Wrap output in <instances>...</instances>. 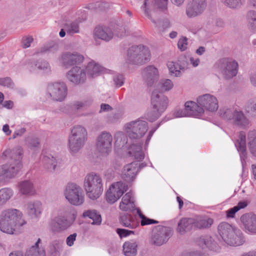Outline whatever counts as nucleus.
Segmentation results:
<instances>
[{"instance_id": "nucleus-1", "label": "nucleus", "mask_w": 256, "mask_h": 256, "mask_svg": "<svg viewBox=\"0 0 256 256\" xmlns=\"http://www.w3.org/2000/svg\"><path fill=\"white\" fill-rule=\"evenodd\" d=\"M22 150L20 148L16 151L6 150L3 152L2 156L5 157L12 156V160L0 166V182L15 178L20 171L22 168Z\"/></svg>"}, {"instance_id": "nucleus-2", "label": "nucleus", "mask_w": 256, "mask_h": 256, "mask_svg": "<svg viewBox=\"0 0 256 256\" xmlns=\"http://www.w3.org/2000/svg\"><path fill=\"white\" fill-rule=\"evenodd\" d=\"M25 224L20 212L16 209H8L2 214L0 230L8 234H14L16 228Z\"/></svg>"}, {"instance_id": "nucleus-3", "label": "nucleus", "mask_w": 256, "mask_h": 256, "mask_svg": "<svg viewBox=\"0 0 256 256\" xmlns=\"http://www.w3.org/2000/svg\"><path fill=\"white\" fill-rule=\"evenodd\" d=\"M84 188L90 199L94 200L98 198L104 190L102 176L95 172L88 174L84 178Z\"/></svg>"}, {"instance_id": "nucleus-4", "label": "nucleus", "mask_w": 256, "mask_h": 256, "mask_svg": "<svg viewBox=\"0 0 256 256\" xmlns=\"http://www.w3.org/2000/svg\"><path fill=\"white\" fill-rule=\"evenodd\" d=\"M168 100L162 93L153 92L151 98L152 109L147 113L146 118L150 122H154L160 116L166 109Z\"/></svg>"}, {"instance_id": "nucleus-5", "label": "nucleus", "mask_w": 256, "mask_h": 256, "mask_svg": "<svg viewBox=\"0 0 256 256\" xmlns=\"http://www.w3.org/2000/svg\"><path fill=\"white\" fill-rule=\"evenodd\" d=\"M150 53L148 48L143 45L134 46L127 51L126 62L134 64H142L150 59Z\"/></svg>"}, {"instance_id": "nucleus-6", "label": "nucleus", "mask_w": 256, "mask_h": 256, "mask_svg": "<svg viewBox=\"0 0 256 256\" xmlns=\"http://www.w3.org/2000/svg\"><path fill=\"white\" fill-rule=\"evenodd\" d=\"M238 64L234 60L224 58L218 60L214 64V68L225 79L229 80L235 76L238 73Z\"/></svg>"}, {"instance_id": "nucleus-7", "label": "nucleus", "mask_w": 256, "mask_h": 256, "mask_svg": "<svg viewBox=\"0 0 256 256\" xmlns=\"http://www.w3.org/2000/svg\"><path fill=\"white\" fill-rule=\"evenodd\" d=\"M64 194L66 199L74 206H81L84 202L82 189L75 183H68L65 188Z\"/></svg>"}, {"instance_id": "nucleus-8", "label": "nucleus", "mask_w": 256, "mask_h": 256, "mask_svg": "<svg viewBox=\"0 0 256 256\" xmlns=\"http://www.w3.org/2000/svg\"><path fill=\"white\" fill-rule=\"evenodd\" d=\"M148 130V123L139 119L131 121L124 125L125 132L130 139L140 138L144 135Z\"/></svg>"}, {"instance_id": "nucleus-9", "label": "nucleus", "mask_w": 256, "mask_h": 256, "mask_svg": "<svg viewBox=\"0 0 256 256\" xmlns=\"http://www.w3.org/2000/svg\"><path fill=\"white\" fill-rule=\"evenodd\" d=\"M67 86L64 82H54L48 85L46 96L54 101L62 102L67 95Z\"/></svg>"}, {"instance_id": "nucleus-10", "label": "nucleus", "mask_w": 256, "mask_h": 256, "mask_svg": "<svg viewBox=\"0 0 256 256\" xmlns=\"http://www.w3.org/2000/svg\"><path fill=\"white\" fill-rule=\"evenodd\" d=\"M128 190V186L123 182H118L112 184L106 193V199L110 204L117 201Z\"/></svg>"}, {"instance_id": "nucleus-11", "label": "nucleus", "mask_w": 256, "mask_h": 256, "mask_svg": "<svg viewBox=\"0 0 256 256\" xmlns=\"http://www.w3.org/2000/svg\"><path fill=\"white\" fill-rule=\"evenodd\" d=\"M172 236L171 229L166 226H158L152 232L151 241L157 246H160L166 243Z\"/></svg>"}, {"instance_id": "nucleus-12", "label": "nucleus", "mask_w": 256, "mask_h": 256, "mask_svg": "<svg viewBox=\"0 0 256 256\" xmlns=\"http://www.w3.org/2000/svg\"><path fill=\"white\" fill-rule=\"evenodd\" d=\"M112 140V136L110 133L102 132L96 139V150L102 154H108L111 151Z\"/></svg>"}, {"instance_id": "nucleus-13", "label": "nucleus", "mask_w": 256, "mask_h": 256, "mask_svg": "<svg viewBox=\"0 0 256 256\" xmlns=\"http://www.w3.org/2000/svg\"><path fill=\"white\" fill-rule=\"evenodd\" d=\"M66 77L68 80L74 84H82L86 80V69L84 67L74 66L67 72Z\"/></svg>"}, {"instance_id": "nucleus-14", "label": "nucleus", "mask_w": 256, "mask_h": 256, "mask_svg": "<svg viewBox=\"0 0 256 256\" xmlns=\"http://www.w3.org/2000/svg\"><path fill=\"white\" fill-rule=\"evenodd\" d=\"M84 60V56L80 53L74 52H65L62 54L60 61L62 65L66 68L72 66H76L82 64Z\"/></svg>"}, {"instance_id": "nucleus-15", "label": "nucleus", "mask_w": 256, "mask_h": 256, "mask_svg": "<svg viewBox=\"0 0 256 256\" xmlns=\"http://www.w3.org/2000/svg\"><path fill=\"white\" fill-rule=\"evenodd\" d=\"M243 230L250 234L256 235V214L253 212L243 214L240 218Z\"/></svg>"}, {"instance_id": "nucleus-16", "label": "nucleus", "mask_w": 256, "mask_h": 256, "mask_svg": "<svg viewBox=\"0 0 256 256\" xmlns=\"http://www.w3.org/2000/svg\"><path fill=\"white\" fill-rule=\"evenodd\" d=\"M207 6V0H191L186 8V16L196 17L203 12Z\"/></svg>"}, {"instance_id": "nucleus-17", "label": "nucleus", "mask_w": 256, "mask_h": 256, "mask_svg": "<svg viewBox=\"0 0 256 256\" xmlns=\"http://www.w3.org/2000/svg\"><path fill=\"white\" fill-rule=\"evenodd\" d=\"M198 104L205 109L210 112H215L218 108V100L216 98L210 94H204L199 96L196 100Z\"/></svg>"}, {"instance_id": "nucleus-18", "label": "nucleus", "mask_w": 256, "mask_h": 256, "mask_svg": "<svg viewBox=\"0 0 256 256\" xmlns=\"http://www.w3.org/2000/svg\"><path fill=\"white\" fill-rule=\"evenodd\" d=\"M140 168L139 164L136 162L126 164L122 172L123 178L128 182L132 181L136 178Z\"/></svg>"}, {"instance_id": "nucleus-19", "label": "nucleus", "mask_w": 256, "mask_h": 256, "mask_svg": "<svg viewBox=\"0 0 256 256\" xmlns=\"http://www.w3.org/2000/svg\"><path fill=\"white\" fill-rule=\"evenodd\" d=\"M24 210L26 213L32 218H37L42 213V204L38 200L30 201L26 204Z\"/></svg>"}, {"instance_id": "nucleus-20", "label": "nucleus", "mask_w": 256, "mask_h": 256, "mask_svg": "<svg viewBox=\"0 0 256 256\" xmlns=\"http://www.w3.org/2000/svg\"><path fill=\"white\" fill-rule=\"evenodd\" d=\"M143 78L148 86H152L158 78V70L153 66H149L142 72Z\"/></svg>"}, {"instance_id": "nucleus-21", "label": "nucleus", "mask_w": 256, "mask_h": 256, "mask_svg": "<svg viewBox=\"0 0 256 256\" xmlns=\"http://www.w3.org/2000/svg\"><path fill=\"white\" fill-rule=\"evenodd\" d=\"M236 228L227 222H223L218 225V232L222 240L227 243L229 238L234 236V230Z\"/></svg>"}, {"instance_id": "nucleus-22", "label": "nucleus", "mask_w": 256, "mask_h": 256, "mask_svg": "<svg viewBox=\"0 0 256 256\" xmlns=\"http://www.w3.org/2000/svg\"><path fill=\"white\" fill-rule=\"evenodd\" d=\"M17 187L20 194L32 196L36 194V189L34 184L30 180H24L19 182Z\"/></svg>"}, {"instance_id": "nucleus-23", "label": "nucleus", "mask_w": 256, "mask_h": 256, "mask_svg": "<svg viewBox=\"0 0 256 256\" xmlns=\"http://www.w3.org/2000/svg\"><path fill=\"white\" fill-rule=\"evenodd\" d=\"M192 219L194 227L198 229L209 228L214 222L212 218L205 215L197 216L192 218Z\"/></svg>"}, {"instance_id": "nucleus-24", "label": "nucleus", "mask_w": 256, "mask_h": 256, "mask_svg": "<svg viewBox=\"0 0 256 256\" xmlns=\"http://www.w3.org/2000/svg\"><path fill=\"white\" fill-rule=\"evenodd\" d=\"M237 150L240 153L242 163L246 158V136L244 132H240L238 138L235 143Z\"/></svg>"}, {"instance_id": "nucleus-25", "label": "nucleus", "mask_w": 256, "mask_h": 256, "mask_svg": "<svg viewBox=\"0 0 256 256\" xmlns=\"http://www.w3.org/2000/svg\"><path fill=\"white\" fill-rule=\"evenodd\" d=\"M94 36L100 39L108 42L113 38L114 32L111 28L100 26L96 28Z\"/></svg>"}, {"instance_id": "nucleus-26", "label": "nucleus", "mask_w": 256, "mask_h": 256, "mask_svg": "<svg viewBox=\"0 0 256 256\" xmlns=\"http://www.w3.org/2000/svg\"><path fill=\"white\" fill-rule=\"evenodd\" d=\"M54 222L53 231L54 232H62L67 230L72 225L71 222L68 218H63L62 216H60L58 214L55 217Z\"/></svg>"}, {"instance_id": "nucleus-27", "label": "nucleus", "mask_w": 256, "mask_h": 256, "mask_svg": "<svg viewBox=\"0 0 256 256\" xmlns=\"http://www.w3.org/2000/svg\"><path fill=\"white\" fill-rule=\"evenodd\" d=\"M119 207L123 211H132L134 210L135 207L134 200L131 192H128L123 196Z\"/></svg>"}, {"instance_id": "nucleus-28", "label": "nucleus", "mask_w": 256, "mask_h": 256, "mask_svg": "<svg viewBox=\"0 0 256 256\" xmlns=\"http://www.w3.org/2000/svg\"><path fill=\"white\" fill-rule=\"evenodd\" d=\"M184 106L188 116H198L204 112V108L200 107L198 102L196 103L192 101H188L185 103Z\"/></svg>"}, {"instance_id": "nucleus-29", "label": "nucleus", "mask_w": 256, "mask_h": 256, "mask_svg": "<svg viewBox=\"0 0 256 256\" xmlns=\"http://www.w3.org/2000/svg\"><path fill=\"white\" fill-rule=\"evenodd\" d=\"M234 116L232 120L234 124L242 127H246L249 124L248 119L240 108H237Z\"/></svg>"}, {"instance_id": "nucleus-30", "label": "nucleus", "mask_w": 256, "mask_h": 256, "mask_svg": "<svg viewBox=\"0 0 256 256\" xmlns=\"http://www.w3.org/2000/svg\"><path fill=\"white\" fill-rule=\"evenodd\" d=\"M193 222L192 218H182L178 222L177 232L181 234H184L194 227Z\"/></svg>"}, {"instance_id": "nucleus-31", "label": "nucleus", "mask_w": 256, "mask_h": 256, "mask_svg": "<svg viewBox=\"0 0 256 256\" xmlns=\"http://www.w3.org/2000/svg\"><path fill=\"white\" fill-rule=\"evenodd\" d=\"M142 143L141 142H136L132 144L130 148L129 154L138 160H141L144 157V154L142 147Z\"/></svg>"}, {"instance_id": "nucleus-32", "label": "nucleus", "mask_w": 256, "mask_h": 256, "mask_svg": "<svg viewBox=\"0 0 256 256\" xmlns=\"http://www.w3.org/2000/svg\"><path fill=\"white\" fill-rule=\"evenodd\" d=\"M120 223L125 227L134 229L139 226L138 222L135 220L134 217L129 214H124L120 216Z\"/></svg>"}, {"instance_id": "nucleus-33", "label": "nucleus", "mask_w": 256, "mask_h": 256, "mask_svg": "<svg viewBox=\"0 0 256 256\" xmlns=\"http://www.w3.org/2000/svg\"><path fill=\"white\" fill-rule=\"evenodd\" d=\"M245 242V238L242 232L238 228L234 230V234L231 236L226 244L232 246H239L243 244Z\"/></svg>"}, {"instance_id": "nucleus-34", "label": "nucleus", "mask_w": 256, "mask_h": 256, "mask_svg": "<svg viewBox=\"0 0 256 256\" xmlns=\"http://www.w3.org/2000/svg\"><path fill=\"white\" fill-rule=\"evenodd\" d=\"M86 141L68 137V146L72 154L77 153L84 145Z\"/></svg>"}, {"instance_id": "nucleus-35", "label": "nucleus", "mask_w": 256, "mask_h": 256, "mask_svg": "<svg viewBox=\"0 0 256 256\" xmlns=\"http://www.w3.org/2000/svg\"><path fill=\"white\" fill-rule=\"evenodd\" d=\"M84 68L86 74L87 73L88 75L91 78L96 76L104 71L102 67L93 61L89 62Z\"/></svg>"}, {"instance_id": "nucleus-36", "label": "nucleus", "mask_w": 256, "mask_h": 256, "mask_svg": "<svg viewBox=\"0 0 256 256\" xmlns=\"http://www.w3.org/2000/svg\"><path fill=\"white\" fill-rule=\"evenodd\" d=\"M70 137L86 141L87 140V132L85 128L81 126H74L72 130Z\"/></svg>"}, {"instance_id": "nucleus-37", "label": "nucleus", "mask_w": 256, "mask_h": 256, "mask_svg": "<svg viewBox=\"0 0 256 256\" xmlns=\"http://www.w3.org/2000/svg\"><path fill=\"white\" fill-rule=\"evenodd\" d=\"M40 241V239L38 238L35 244L26 251L25 256H46L44 250L38 246Z\"/></svg>"}, {"instance_id": "nucleus-38", "label": "nucleus", "mask_w": 256, "mask_h": 256, "mask_svg": "<svg viewBox=\"0 0 256 256\" xmlns=\"http://www.w3.org/2000/svg\"><path fill=\"white\" fill-rule=\"evenodd\" d=\"M248 146L251 154L256 157V130H250L248 134Z\"/></svg>"}, {"instance_id": "nucleus-39", "label": "nucleus", "mask_w": 256, "mask_h": 256, "mask_svg": "<svg viewBox=\"0 0 256 256\" xmlns=\"http://www.w3.org/2000/svg\"><path fill=\"white\" fill-rule=\"evenodd\" d=\"M138 244L134 240L128 241L123 245V251L126 256H135L136 254Z\"/></svg>"}, {"instance_id": "nucleus-40", "label": "nucleus", "mask_w": 256, "mask_h": 256, "mask_svg": "<svg viewBox=\"0 0 256 256\" xmlns=\"http://www.w3.org/2000/svg\"><path fill=\"white\" fill-rule=\"evenodd\" d=\"M58 214L63 218H68L72 224L76 216V212L72 207L67 206L60 210Z\"/></svg>"}, {"instance_id": "nucleus-41", "label": "nucleus", "mask_w": 256, "mask_h": 256, "mask_svg": "<svg viewBox=\"0 0 256 256\" xmlns=\"http://www.w3.org/2000/svg\"><path fill=\"white\" fill-rule=\"evenodd\" d=\"M167 66L170 75L176 77L180 76L184 70L183 66L173 62H168L167 63Z\"/></svg>"}, {"instance_id": "nucleus-42", "label": "nucleus", "mask_w": 256, "mask_h": 256, "mask_svg": "<svg viewBox=\"0 0 256 256\" xmlns=\"http://www.w3.org/2000/svg\"><path fill=\"white\" fill-rule=\"evenodd\" d=\"M14 191L11 188L0 189V205L6 204L13 196Z\"/></svg>"}, {"instance_id": "nucleus-43", "label": "nucleus", "mask_w": 256, "mask_h": 256, "mask_svg": "<svg viewBox=\"0 0 256 256\" xmlns=\"http://www.w3.org/2000/svg\"><path fill=\"white\" fill-rule=\"evenodd\" d=\"M154 5L152 0H144L141 9L143 10L145 16L149 18L154 24H156V21L153 18L151 14V11Z\"/></svg>"}, {"instance_id": "nucleus-44", "label": "nucleus", "mask_w": 256, "mask_h": 256, "mask_svg": "<svg viewBox=\"0 0 256 256\" xmlns=\"http://www.w3.org/2000/svg\"><path fill=\"white\" fill-rule=\"evenodd\" d=\"M236 108L235 106L222 108L220 110V115L224 119L232 120Z\"/></svg>"}, {"instance_id": "nucleus-45", "label": "nucleus", "mask_w": 256, "mask_h": 256, "mask_svg": "<svg viewBox=\"0 0 256 256\" xmlns=\"http://www.w3.org/2000/svg\"><path fill=\"white\" fill-rule=\"evenodd\" d=\"M82 216L84 218L88 217L92 219L93 220L92 224L99 225L102 222L100 215L94 210H88L84 212L82 214Z\"/></svg>"}, {"instance_id": "nucleus-46", "label": "nucleus", "mask_w": 256, "mask_h": 256, "mask_svg": "<svg viewBox=\"0 0 256 256\" xmlns=\"http://www.w3.org/2000/svg\"><path fill=\"white\" fill-rule=\"evenodd\" d=\"M42 162L44 168L50 172L54 170L57 164L56 158L52 156H44Z\"/></svg>"}, {"instance_id": "nucleus-47", "label": "nucleus", "mask_w": 256, "mask_h": 256, "mask_svg": "<svg viewBox=\"0 0 256 256\" xmlns=\"http://www.w3.org/2000/svg\"><path fill=\"white\" fill-rule=\"evenodd\" d=\"M248 26L251 30H256V11L250 10L246 14Z\"/></svg>"}, {"instance_id": "nucleus-48", "label": "nucleus", "mask_w": 256, "mask_h": 256, "mask_svg": "<svg viewBox=\"0 0 256 256\" xmlns=\"http://www.w3.org/2000/svg\"><path fill=\"white\" fill-rule=\"evenodd\" d=\"M198 245L202 248H216V244L214 242L210 237L208 236H202L197 241Z\"/></svg>"}, {"instance_id": "nucleus-49", "label": "nucleus", "mask_w": 256, "mask_h": 256, "mask_svg": "<svg viewBox=\"0 0 256 256\" xmlns=\"http://www.w3.org/2000/svg\"><path fill=\"white\" fill-rule=\"evenodd\" d=\"M222 2L231 9L240 8L245 2V0H221Z\"/></svg>"}, {"instance_id": "nucleus-50", "label": "nucleus", "mask_w": 256, "mask_h": 256, "mask_svg": "<svg viewBox=\"0 0 256 256\" xmlns=\"http://www.w3.org/2000/svg\"><path fill=\"white\" fill-rule=\"evenodd\" d=\"M114 138L115 145L118 147H124L128 143V138L122 132H117Z\"/></svg>"}, {"instance_id": "nucleus-51", "label": "nucleus", "mask_w": 256, "mask_h": 256, "mask_svg": "<svg viewBox=\"0 0 256 256\" xmlns=\"http://www.w3.org/2000/svg\"><path fill=\"white\" fill-rule=\"evenodd\" d=\"M64 28L66 32L70 35L80 32V26L78 22L66 24Z\"/></svg>"}, {"instance_id": "nucleus-52", "label": "nucleus", "mask_w": 256, "mask_h": 256, "mask_svg": "<svg viewBox=\"0 0 256 256\" xmlns=\"http://www.w3.org/2000/svg\"><path fill=\"white\" fill-rule=\"evenodd\" d=\"M58 48L57 44L52 42L44 45L38 50L37 53L44 54L48 52L54 53L58 50Z\"/></svg>"}, {"instance_id": "nucleus-53", "label": "nucleus", "mask_w": 256, "mask_h": 256, "mask_svg": "<svg viewBox=\"0 0 256 256\" xmlns=\"http://www.w3.org/2000/svg\"><path fill=\"white\" fill-rule=\"evenodd\" d=\"M50 256H60L61 244L58 240L53 241L50 246Z\"/></svg>"}, {"instance_id": "nucleus-54", "label": "nucleus", "mask_w": 256, "mask_h": 256, "mask_svg": "<svg viewBox=\"0 0 256 256\" xmlns=\"http://www.w3.org/2000/svg\"><path fill=\"white\" fill-rule=\"evenodd\" d=\"M0 85L9 88H13L14 84L10 77L0 78Z\"/></svg>"}, {"instance_id": "nucleus-55", "label": "nucleus", "mask_w": 256, "mask_h": 256, "mask_svg": "<svg viewBox=\"0 0 256 256\" xmlns=\"http://www.w3.org/2000/svg\"><path fill=\"white\" fill-rule=\"evenodd\" d=\"M160 84L162 90L164 91H168L174 86L172 82L169 79L162 80Z\"/></svg>"}, {"instance_id": "nucleus-56", "label": "nucleus", "mask_w": 256, "mask_h": 256, "mask_svg": "<svg viewBox=\"0 0 256 256\" xmlns=\"http://www.w3.org/2000/svg\"><path fill=\"white\" fill-rule=\"evenodd\" d=\"M116 232L120 238H125L130 234H134L133 230L124 228H117Z\"/></svg>"}, {"instance_id": "nucleus-57", "label": "nucleus", "mask_w": 256, "mask_h": 256, "mask_svg": "<svg viewBox=\"0 0 256 256\" xmlns=\"http://www.w3.org/2000/svg\"><path fill=\"white\" fill-rule=\"evenodd\" d=\"M92 104L90 100H85L84 101H78L76 102L74 104L75 108L76 109H80L85 108L89 106Z\"/></svg>"}, {"instance_id": "nucleus-58", "label": "nucleus", "mask_w": 256, "mask_h": 256, "mask_svg": "<svg viewBox=\"0 0 256 256\" xmlns=\"http://www.w3.org/2000/svg\"><path fill=\"white\" fill-rule=\"evenodd\" d=\"M187 41L188 38L186 37H182L179 40L178 42V46L181 51H184L186 49L188 46Z\"/></svg>"}, {"instance_id": "nucleus-59", "label": "nucleus", "mask_w": 256, "mask_h": 256, "mask_svg": "<svg viewBox=\"0 0 256 256\" xmlns=\"http://www.w3.org/2000/svg\"><path fill=\"white\" fill-rule=\"evenodd\" d=\"M36 66L38 68L41 70H50V66L48 62L45 60H40L38 61L36 64Z\"/></svg>"}, {"instance_id": "nucleus-60", "label": "nucleus", "mask_w": 256, "mask_h": 256, "mask_svg": "<svg viewBox=\"0 0 256 256\" xmlns=\"http://www.w3.org/2000/svg\"><path fill=\"white\" fill-rule=\"evenodd\" d=\"M168 0H155L156 5L162 10L167 9Z\"/></svg>"}, {"instance_id": "nucleus-61", "label": "nucleus", "mask_w": 256, "mask_h": 256, "mask_svg": "<svg viewBox=\"0 0 256 256\" xmlns=\"http://www.w3.org/2000/svg\"><path fill=\"white\" fill-rule=\"evenodd\" d=\"M156 26L161 28L162 30H164L170 26V23L168 19H164L160 24H158L156 22V24H154Z\"/></svg>"}, {"instance_id": "nucleus-62", "label": "nucleus", "mask_w": 256, "mask_h": 256, "mask_svg": "<svg viewBox=\"0 0 256 256\" xmlns=\"http://www.w3.org/2000/svg\"><path fill=\"white\" fill-rule=\"evenodd\" d=\"M33 40L34 39L31 36L24 37L22 39V46L23 48H26L30 47Z\"/></svg>"}, {"instance_id": "nucleus-63", "label": "nucleus", "mask_w": 256, "mask_h": 256, "mask_svg": "<svg viewBox=\"0 0 256 256\" xmlns=\"http://www.w3.org/2000/svg\"><path fill=\"white\" fill-rule=\"evenodd\" d=\"M114 81L116 86L120 87L124 83V78L122 74H118L114 76Z\"/></svg>"}, {"instance_id": "nucleus-64", "label": "nucleus", "mask_w": 256, "mask_h": 256, "mask_svg": "<svg viewBox=\"0 0 256 256\" xmlns=\"http://www.w3.org/2000/svg\"><path fill=\"white\" fill-rule=\"evenodd\" d=\"M173 115L175 118H181L184 116H188L186 110L184 109L176 110L173 113Z\"/></svg>"}]
</instances>
